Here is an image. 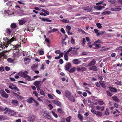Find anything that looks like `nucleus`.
Masks as SVG:
<instances>
[{
	"label": "nucleus",
	"instance_id": "f257e3e1",
	"mask_svg": "<svg viewBox=\"0 0 122 122\" xmlns=\"http://www.w3.org/2000/svg\"><path fill=\"white\" fill-rule=\"evenodd\" d=\"M24 73L23 72H20L18 73V75L24 78H28L29 79V80H30L31 79V77Z\"/></svg>",
	"mask_w": 122,
	"mask_h": 122
},
{
	"label": "nucleus",
	"instance_id": "f03ea898",
	"mask_svg": "<svg viewBox=\"0 0 122 122\" xmlns=\"http://www.w3.org/2000/svg\"><path fill=\"white\" fill-rule=\"evenodd\" d=\"M35 117L34 115H32L30 116L27 119L29 122H33L35 120Z\"/></svg>",
	"mask_w": 122,
	"mask_h": 122
},
{
	"label": "nucleus",
	"instance_id": "7ed1b4c3",
	"mask_svg": "<svg viewBox=\"0 0 122 122\" xmlns=\"http://www.w3.org/2000/svg\"><path fill=\"white\" fill-rule=\"evenodd\" d=\"M72 67L71 64L70 62H68L66 63L65 67L66 70L69 71Z\"/></svg>",
	"mask_w": 122,
	"mask_h": 122
},
{
	"label": "nucleus",
	"instance_id": "20e7f679",
	"mask_svg": "<svg viewBox=\"0 0 122 122\" xmlns=\"http://www.w3.org/2000/svg\"><path fill=\"white\" fill-rule=\"evenodd\" d=\"M0 93L1 96L5 98L8 97V94L5 92L4 90H1L0 91Z\"/></svg>",
	"mask_w": 122,
	"mask_h": 122
},
{
	"label": "nucleus",
	"instance_id": "39448f33",
	"mask_svg": "<svg viewBox=\"0 0 122 122\" xmlns=\"http://www.w3.org/2000/svg\"><path fill=\"white\" fill-rule=\"evenodd\" d=\"M96 63V61L95 59H93L89 63L88 66H89L90 67L95 64Z\"/></svg>",
	"mask_w": 122,
	"mask_h": 122
},
{
	"label": "nucleus",
	"instance_id": "423d86ee",
	"mask_svg": "<svg viewBox=\"0 0 122 122\" xmlns=\"http://www.w3.org/2000/svg\"><path fill=\"white\" fill-rule=\"evenodd\" d=\"M99 82L100 84V86H101L103 88H105L106 87L105 85L106 82L105 81H100Z\"/></svg>",
	"mask_w": 122,
	"mask_h": 122
},
{
	"label": "nucleus",
	"instance_id": "0eeeda50",
	"mask_svg": "<svg viewBox=\"0 0 122 122\" xmlns=\"http://www.w3.org/2000/svg\"><path fill=\"white\" fill-rule=\"evenodd\" d=\"M67 98L70 101L74 102H75V100L73 96L71 95L70 96H69Z\"/></svg>",
	"mask_w": 122,
	"mask_h": 122
},
{
	"label": "nucleus",
	"instance_id": "6e6552de",
	"mask_svg": "<svg viewBox=\"0 0 122 122\" xmlns=\"http://www.w3.org/2000/svg\"><path fill=\"white\" fill-rule=\"evenodd\" d=\"M79 59H73L72 61V62L74 64H77L80 63V61L78 60Z\"/></svg>",
	"mask_w": 122,
	"mask_h": 122
},
{
	"label": "nucleus",
	"instance_id": "1a4fd4ad",
	"mask_svg": "<svg viewBox=\"0 0 122 122\" xmlns=\"http://www.w3.org/2000/svg\"><path fill=\"white\" fill-rule=\"evenodd\" d=\"M8 52V51H2V53L1 54V56H3L4 58H5L7 59V56L5 54L6 52Z\"/></svg>",
	"mask_w": 122,
	"mask_h": 122
},
{
	"label": "nucleus",
	"instance_id": "9d476101",
	"mask_svg": "<svg viewBox=\"0 0 122 122\" xmlns=\"http://www.w3.org/2000/svg\"><path fill=\"white\" fill-rule=\"evenodd\" d=\"M34 100L32 97H30L26 101L28 103H31L33 101H34Z\"/></svg>",
	"mask_w": 122,
	"mask_h": 122
},
{
	"label": "nucleus",
	"instance_id": "9b49d317",
	"mask_svg": "<svg viewBox=\"0 0 122 122\" xmlns=\"http://www.w3.org/2000/svg\"><path fill=\"white\" fill-rule=\"evenodd\" d=\"M65 93L66 97L67 98L69 96H70L71 95V93L69 91L67 90H66L65 91Z\"/></svg>",
	"mask_w": 122,
	"mask_h": 122
},
{
	"label": "nucleus",
	"instance_id": "f8f14e48",
	"mask_svg": "<svg viewBox=\"0 0 122 122\" xmlns=\"http://www.w3.org/2000/svg\"><path fill=\"white\" fill-rule=\"evenodd\" d=\"M89 69L93 70L95 71H97V67L95 66H93L89 68Z\"/></svg>",
	"mask_w": 122,
	"mask_h": 122
},
{
	"label": "nucleus",
	"instance_id": "ddd939ff",
	"mask_svg": "<svg viewBox=\"0 0 122 122\" xmlns=\"http://www.w3.org/2000/svg\"><path fill=\"white\" fill-rule=\"evenodd\" d=\"M6 42H7V43L6 45H4L3 46H2L1 45H0V47L2 48V49L3 48V47L4 46V49L5 48H6L7 47H8V41H7L8 40V38L6 37Z\"/></svg>",
	"mask_w": 122,
	"mask_h": 122
},
{
	"label": "nucleus",
	"instance_id": "4468645a",
	"mask_svg": "<svg viewBox=\"0 0 122 122\" xmlns=\"http://www.w3.org/2000/svg\"><path fill=\"white\" fill-rule=\"evenodd\" d=\"M12 102L13 105L15 106L16 107L18 105V102L16 100H13Z\"/></svg>",
	"mask_w": 122,
	"mask_h": 122
},
{
	"label": "nucleus",
	"instance_id": "2eb2a0df",
	"mask_svg": "<svg viewBox=\"0 0 122 122\" xmlns=\"http://www.w3.org/2000/svg\"><path fill=\"white\" fill-rule=\"evenodd\" d=\"M94 8L96 9L97 10H100L104 8L105 7L103 6L98 5L94 7Z\"/></svg>",
	"mask_w": 122,
	"mask_h": 122
},
{
	"label": "nucleus",
	"instance_id": "dca6fc26",
	"mask_svg": "<svg viewBox=\"0 0 122 122\" xmlns=\"http://www.w3.org/2000/svg\"><path fill=\"white\" fill-rule=\"evenodd\" d=\"M8 114L10 115L13 116L16 113L13 110H10L8 111Z\"/></svg>",
	"mask_w": 122,
	"mask_h": 122
},
{
	"label": "nucleus",
	"instance_id": "f3484780",
	"mask_svg": "<svg viewBox=\"0 0 122 122\" xmlns=\"http://www.w3.org/2000/svg\"><path fill=\"white\" fill-rule=\"evenodd\" d=\"M19 23L20 25H23L26 22V20L24 19L22 20H19Z\"/></svg>",
	"mask_w": 122,
	"mask_h": 122
},
{
	"label": "nucleus",
	"instance_id": "a211bd4d",
	"mask_svg": "<svg viewBox=\"0 0 122 122\" xmlns=\"http://www.w3.org/2000/svg\"><path fill=\"white\" fill-rule=\"evenodd\" d=\"M38 65L37 64H33L31 66V68L32 70L34 71L37 69Z\"/></svg>",
	"mask_w": 122,
	"mask_h": 122
},
{
	"label": "nucleus",
	"instance_id": "6ab92c4d",
	"mask_svg": "<svg viewBox=\"0 0 122 122\" xmlns=\"http://www.w3.org/2000/svg\"><path fill=\"white\" fill-rule=\"evenodd\" d=\"M109 88L112 92H117V90L115 87H110Z\"/></svg>",
	"mask_w": 122,
	"mask_h": 122
},
{
	"label": "nucleus",
	"instance_id": "aec40b11",
	"mask_svg": "<svg viewBox=\"0 0 122 122\" xmlns=\"http://www.w3.org/2000/svg\"><path fill=\"white\" fill-rule=\"evenodd\" d=\"M38 52L40 55H43L44 53L43 49L42 48L39 49Z\"/></svg>",
	"mask_w": 122,
	"mask_h": 122
},
{
	"label": "nucleus",
	"instance_id": "412c9836",
	"mask_svg": "<svg viewBox=\"0 0 122 122\" xmlns=\"http://www.w3.org/2000/svg\"><path fill=\"white\" fill-rule=\"evenodd\" d=\"M83 10L86 11L87 12H91L92 11V9L91 8H89V7H87V8H85L83 9Z\"/></svg>",
	"mask_w": 122,
	"mask_h": 122
},
{
	"label": "nucleus",
	"instance_id": "4be33fe9",
	"mask_svg": "<svg viewBox=\"0 0 122 122\" xmlns=\"http://www.w3.org/2000/svg\"><path fill=\"white\" fill-rule=\"evenodd\" d=\"M96 108L98 110H101L102 111H103L104 109V108L103 106L100 107L97 106L96 107Z\"/></svg>",
	"mask_w": 122,
	"mask_h": 122
},
{
	"label": "nucleus",
	"instance_id": "5701e85b",
	"mask_svg": "<svg viewBox=\"0 0 122 122\" xmlns=\"http://www.w3.org/2000/svg\"><path fill=\"white\" fill-rule=\"evenodd\" d=\"M54 103L56 104L58 106H60L61 104V102H59V101H58L57 100H55L53 102Z\"/></svg>",
	"mask_w": 122,
	"mask_h": 122
},
{
	"label": "nucleus",
	"instance_id": "b1692460",
	"mask_svg": "<svg viewBox=\"0 0 122 122\" xmlns=\"http://www.w3.org/2000/svg\"><path fill=\"white\" fill-rule=\"evenodd\" d=\"M110 13V12L109 11H105L102 13V15H109Z\"/></svg>",
	"mask_w": 122,
	"mask_h": 122
},
{
	"label": "nucleus",
	"instance_id": "393cba45",
	"mask_svg": "<svg viewBox=\"0 0 122 122\" xmlns=\"http://www.w3.org/2000/svg\"><path fill=\"white\" fill-rule=\"evenodd\" d=\"M11 27L13 28H15L17 27V25L15 23H12L10 25Z\"/></svg>",
	"mask_w": 122,
	"mask_h": 122
},
{
	"label": "nucleus",
	"instance_id": "a878e982",
	"mask_svg": "<svg viewBox=\"0 0 122 122\" xmlns=\"http://www.w3.org/2000/svg\"><path fill=\"white\" fill-rule=\"evenodd\" d=\"M75 70L76 68L74 67H73L72 68L69 70V71L70 73H73L75 71Z\"/></svg>",
	"mask_w": 122,
	"mask_h": 122
},
{
	"label": "nucleus",
	"instance_id": "bb28decb",
	"mask_svg": "<svg viewBox=\"0 0 122 122\" xmlns=\"http://www.w3.org/2000/svg\"><path fill=\"white\" fill-rule=\"evenodd\" d=\"M113 99L116 102H118L119 101V99L117 97H112Z\"/></svg>",
	"mask_w": 122,
	"mask_h": 122
},
{
	"label": "nucleus",
	"instance_id": "cd10ccee",
	"mask_svg": "<svg viewBox=\"0 0 122 122\" xmlns=\"http://www.w3.org/2000/svg\"><path fill=\"white\" fill-rule=\"evenodd\" d=\"M41 81H36L34 82V85L36 86H39Z\"/></svg>",
	"mask_w": 122,
	"mask_h": 122
},
{
	"label": "nucleus",
	"instance_id": "c85d7f7f",
	"mask_svg": "<svg viewBox=\"0 0 122 122\" xmlns=\"http://www.w3.org/2000/svg\"><path fill=\"white\" fill-rule=\"evenodd\" d=\"M96 114V115L98 117H100L102 115V113L99 111H97Z\"/></svg>",
	"mask_w": 122,
	"mask_h": 122
},
{
	"label": "nucleus",
	"instance_id": "c756f323",
	"mask_svg": "<svg viewBox=\"0 0 122 122\" xmlns=\"http://www.w3.org/2000/svg\"><path fill=\"white\" fill-rule=\"evenodd\" d=\"M105 33H106L105 31H100L97 33V36H99L100 35H103V34Z\"/></svg>",
	"mask_w": 122,
	"mask_h": 122
},
{
	"label": "nucleus",
	"instance_id": "7c9ffc66",
	"mask_svg": "<svg viewBox=\"0 0 122 122\" xmlns=\"http://www.w3.org/2000/svg\"><path fill=\"white\" fill-rule=\"evenodd\" d=\"M5 110L7 111L8 108L7 107H5L4 108L0 106V111H3Z\"/></svg>",
	"mask_w": 122,
	"mask_h": 122
},
{
	"label": "nucleus",
	"instance_id": "2f4dec72",
	"mask_svg": "<svg viewBox=\"0 0 122 122\" xmlns=\"http://www.w3.org/2000/svg\"><path fill=\"white\" fill-rule=\"evenodd\" d=\"M61 20L65 23H69V20L66 19H65L63 20Z\"/></svg>",
	"mask_w": 122,
	"mask_h": 122
},
{
	"label": "nucleus",
	"instance_id": "473e14b6",
	"mask_svg": "<svg viewBox=\"0 0 122 122\" xmlns=\"http://www.w3.org/2000/svg\"><path fill=\"white\" fill-rule=\"evenodd\" d=\"M64 56L65 60L66 61H68V56L67 54H66V53L64 55Z\"/></svg>",
	"mask_w": 122,
	"mask_h": 122
},
{
	"label": "nucleus",
	"instance_id": "72a5a7b5",
	"mask_svg": "<svg viewBox=\"0 0 122 122\" xmlns=\"http://www.w3.org/2000/svg\"><path fill=\"white\" fill-rule=\"evenodd\" d=\"M58 112L61 114H63L64 113L63 111L61 108H58L57 109Z\"/></svg>",
	"mask_w": 122,
	"mask_h": 122
},
{
	"label": "nucleus",
	"instance_id": "f704fd0d",
	"mask_svg": "<svg viewBox=\"0 0 122 122\" xmlns=\"http://www.w3.org/2000/svg\"><path fill=\"white\" fill-rule=\"evenodd\" d=\"M14 38H12L11 39H10L9 40L8 39V46L9 45V44H10L13 41H14Z\"/></svg>",
	"mask_w": 122,
	"mask_h": 122
},
{
	"label": "nucleus",
	"instance_id": "c9c22d12",
	"mask_svg": "<svg viewBox=\"0 0 122 122\" xmlns=\"http://www.w3.org/2000/svg\"><path fill=\"white\" fill-rule=\"evenodd\" d=\"M71 116H69L67 117L66 119V122H70V119L71 118Z\"/></svg>",
	"mask_w": 122,
	"mask_h": 122
},
{
	"label": "nucleus",
	"instance_id": "e433bc0d",
	"mask_svg": "<svg viewBox=\"0 0 122 122\" xmlns=\"http://www.w3.org/2000/svg\"><path fill=\"white\" fill-rule=\"evenodd\" d=\"M48 112L46 111H44V112H43L41 113V114L44 117H45L46 116V115L47 114V113Z\"/></svg>",
	"mask_w": 122,
	"mask_h": 122
},
{
	"label": "nucleus",
	"instance_id": "4c0bfd02",
	"mask_svg": "<svg viewBox=\"0 0 122 122\" xmlns=\"http://www.w3.org/2000/svg\"><path fill=\"white\" fill-rule=\"evenodd\" d=\"M5 119V117L3 115H0V121H3Z\"/></svg>",
	"mask_w": 122,
	"mask_h": 122
},
{
	"label": "nucleus",
	"instance_id": "58836bf2",
	"mask_svg": "<svg viewBox=\"0 0 122 122\" xmlns=\"http://www.w3.org/2000/svg\"><path fill=\"white\" fill-rule=\"evenodd\" d=\"M71 53L74 54H76L77 53V51L75 49H73L71 51Z\"/></svg>",
	"mask_w": 122,
	"mask_h": 122
},
{
	"label": "nucleus",
	"instance_id": "ea45409f",
	"mask_svg": "<svg viewBox=\"0 0 122 122\" xmlns=\"http://www.w3.org/2000/svg\"><path fill=\"white\" fill-rule=\"evenodd\" d=\"M71 42L72 44L75 43V40L73 37H71Z\"/></svg>",
	"mask_w": 122,
	"mask_h": 122
},
{
	"label": "nucleus",
	"instance_id": "a19ab883",
	"mask_svg": "<svg viewBox=\"0 0 122 122\" xmlns=\"http://www.w3.org/2000/svg\"><path fill=\"white\" fill-rule=\"evenodd\" d=\"M97 27L99 28H101L102 27L101 24L100 23H98L96 24Z\"/></svg>",
	"mask_w": 122,
	"mask_h": 122
},
{
	"label": "nucleus",
	"instance_id": "79ce46f5",
	"mask_svg": "<svg viewBox=\"0 0 122 122\" xmlns=\"http://www.w3.org/2000/svg\"><path fill=\"white\" fill-rule=\"evenodd\" d=\"M40 94L42 95L45 96V95L44 93V92L41 89L40 90Z\"/></svg>",
	"mask_w": 122,
	"mask_h": 122
},
{
	"label": "nucleus",
	"instance_id": "37998d69",
	"mask_svg": "<svg viewBox=\"0 0 122 122\" xmlns=\"http://www.w3.org/2000/svg\"><path fill=\"white\" fill-rule=\"evenodd\" d=\"M66 27L67 30V31H70L71 29V27L70 25L66 26Z\"/></svg>",
	"mask_w": 122,
	"mask_h": 122
},
{
	"label": "nucleus",
	"instance_id": "c03bdc74",
	"mask_svg": "<svg viewBox=\"0 0 122 122\" xmlns=\"http://www.w3.org/2000/svg\"><path fill=\"white\" fill-rule=\"evenodd\" d=\"M14 60L12 59H11L10 58H8V62L10 63H12L13 62Z\"/></svg>",
	"mask_w": 122,
	"mask_h": 122
},
{
	"label": "nucleus",
	"instance_id": "a18cd8bd",
	"mask_svg": "<svg viewBox=\"0 0 122 122\" xmlns=\"http://www.w3.org/2000/svg\"><path fill=\"white\" fill-rule=\"evenodd\" d=\"M111 4H114L116 2V0H107Z\"/></svg>",
	"mask_w": 122,
	"mask_h": 122
},
{
	"label": "nucleus",
	"instance_id": "49530a36",
	"mask_svg": "<svg viewBox=\"0 0 122 122\" xmlns=\"http://www.w3.org/2000/svg\"><path fill=\"white\" fill-rule=\"evenodd\" d=\"M83 40L82 41V43L83 46H84L86 42V40H85V38H82Z\"/></svg>",
	"mask_w": 122,
	"mask_h": 122
},
{
	"label": "nucleus",
	"instance_id": "de8ad7c7",
	"mask_svg": "<svg viewBox=\"0 0 122 122\" xmlns=\"http://www.w3.org/2000/svg\"><path fill=\"white\" fill-rule=\"evenodd\" d=\"M52 113L54 116H55L56 118H57L58 117V115L57 114L55 113V112L54 111H52Z\"/></svg>",
	"mask_w": 122,
	"mask_h": 122
},
{
	"label": "nucleus",
	"instance_id": "09e8293b",
	"mask_svg": "<svg viewBox=\"0 0 122 122\" xmlns=\"http://www.w3.org/2000/svg\"><path fill=\"white\" fill-rule=\"evenodd\" d=\"M115 11H119L121 10V8L119 7H117L115 8Z\"/></svg>",
	"mask_w": 122,
	"mask_h": 122
},
{
	"label": "nucleus",
	"instance_id": "8fccbe9b",
	"mask_svg": "<svg viewBox=\"0 0 122 122\" xmlns=\"http://www.w3.org/2000/svg\"><path fill=\"white\" fill-rule=\"evenodd\" d=\"M97 87H101L100 84L99 82V83L98 82H96L95 83Z\"/></svg>",
	"mask_w": 122,
	"mask_h": 122
},
{
	"label": "nucleus",
	"instance_id": "3c124183",
	"mask_svg": "<svg viewBox=\"0 0 122 122\" xmlns=\"http://www.w3.org/2000/svg\"><path fill=\"white\" fill-rule=\"evenodd\" d=\"M78 117L80 120H81L83 119V117L80 114H78Z\"/></svg>",
	"mask_w": 122,
	"mask_h": 122
},
{
	"label": "nucleus",
	"instance_id": "603ef678",
	"mask_svg": "<svg viewBox=\"0 0 122 122\" xmlns=\"http://www.w3.org/2000/svg\"><path fill=\"white\" fill-rule=\"evenodd\" d=\"M115 83L117 85L121 86L122 84L121 82V81H118L116 82Z\"/></svg>",
	"mask_w": 122,
	"mask_h": 122
},
{
	"label": "nucleus",
	"instance_id": "864d4df0",
	"mask_svg": "<svg viewBox=\"0 0 122 122\" xmlns=\"http://www.w3.org/2000/svg\"><path fill=\"white\" fill-rule=\"evenodd\" d=\"M107 95L109 96H111L112 95V94L110 92H109L108 91H107Z\"/></svg>",
	"mask_w": 122,
	"mask_h": 122
},
{
	"label": "nucleus",
	"instance_id": "5fc2aeb1",
	"mask_svg": "<svg viewBox=\"0 0 122 122\" xmlns=\"http://www.w3.org/2000/svg\"><path fill=\"white\" fill-rule=\"evenodd\" d=\"M98 103L100 105H102L104 104L103 102L102 101H98Z\"/></svg>",
	"mask_w": 122,
	"mask_h": 122
},
{
	"label": "nucleus",
	"instance_id": "6e6d98bb",
	"mask_svg": "<svg viewBox=\"0 0 122 122\" xmlns=\"http://www.w3.org/2000/svg\"><path fill=\"white\" fill-rule=\"evenodd\" d=\"M94 45L95 47H96V48H97L100 47V45L99 44H97V43H95Z\"/></svg>",
	"mask_w": 122,
	"mask_h": 122
},
{
	"label": "nucleus",
	"instance_id": "4d7b16f0",
	"mask_svg": "<svg viewBox=\"0 0 122 122\" xmlns=\"http://www.w3.org/2000/svg\"><path fill=\"white\" fill-rule=\"evenodd\" d=\"M45 117H46L47 118L49 119H50L51 118L50 116L49 115L48 113H47V115H46V116H45Z\"/></svg>",
	"mask_w": 122,
	"mask_h": 122
},
{
	"label": "nucleus",
	"instance_id": "13d9d810",
	"mask_svg": "<svg viewBox=\"0 0 122 122\" xmlns=\"http://www.w3.org/2000/svg\"><path fill=\"white\" fill-rule=\"evenodd\" d=\"M48 97L49 98L51 99H53V96H52L51 94H48Z\"/></svg>",
	"mask_w": 122,
	"mask_h": 122
},
{
	"label": "nucleus",
	"instance_id": "bf43d9fd",
	"mask_svg": "<svg viewBox=\"0 0 122 122\" xmlns=\"http://www.w3.org/2000/svg\"><path fill=\"white\" fill-rule=\"evenodd\" d=\"M14 90L15 92L19 91V89L16 86H15V88Z\"/></svg>",
	"mask_w": 122,
	"mask_h": 122
},
{
	"label": "nucleus",
	"instance_id": "052dcab7",
	"mask_svg": "<svg viewBox=\"0 0 122 122\" xmlns=\"http://www.w3.org/2000/svg\"><path fill=\"white\" fill-rule=\"evenodd\" d=\"M5 71V68L3 67H0V71Z\"/></svg>",
	"mask_w": 122,
	"mask_h": 122
},
{
	"label": "nucleus",
	"instance_id": "680f3d73",
	"mask_svg": "<svg viewBox=\"0 0 122 122\" xmlns=\"http://www.w3.org/2000/svg\"><path fill=\"white\" fill-rule=\"evenodd\" d=\"M72 47H70V48L66 52V54H67V53H69V52H70L71 51H72Z\"/></svg>",
	"mask_w": 122,
	"mask_h": 122
},
{
	"label": "nucleus",
	"instance_id": "e2e57ef3",
	"mask_svg": "<svg viewBox=\"0 0 122 122\" xmlns=\"http://www.w3.org/2000/svg\"><path fill=\"white\" fill-rule=\"evenodd\" d=\"M107 108L106 109V110L105 111V114L106 115H109V113L108 111L107 110Z\"/></svg>",
	"mask_w": 122,
	"mask_h": 122
},
{
	"label": "nucleus",
	"instance_id": "0e129e2a",
	"mask_svg": "<svg viewBox=\"0 0 122 122\" xmlns=\"http://www.w3.org/2000/svg\"><path fill=\"white\" fill-rule=\"evenodd\" d=\"M63 61L62 59H60L59 60V63H60L61 64H62L63 63Z\"/></svg>",
	"mask_w": 122,
	"mask_h": 122
},
{
	"label": "nucleus",
	"instance_id": "69168bd1",
	"mask_svg": "<svg viewBox=\"0 0 122 122\" xmlns=\"http://www.w3.org/2000/svg\"><path fill=\"white\" fill-rule=\"evenodd\" d=\"M19 76L18 74H17L15 75V78L16 79H18L19 78Z\"/></svg>",
	"mask_w": 122,
	"mask_h": 122
},
{
	"label": "nucleus",
	"instance_id": "338daca9",
	"mask_svg": "<svg viewBox=\"0 0 122 122\" xmlns=\"http://www.w3.org/2000/svg\"><path fill=\"white\" fill-rule=\"evenodd\" d=\"M61 31L62 32L63 34H65V31L64 30V29L63 28H62L61 29Z\"/></svg>",
	"mask_w": 122,
	"mask_h": 122
},
{
	"label": "nucleus",
	"instance_id": "774afa93",
	"mask_svg": "<svg viewBox=\"0 0 122 122\" xmlns=\"http://www.w3.org/2000/svg\"><path fill=\"white\" fill-rule=\"evenodd\" d=\"M33 93L35 94V95L36 97H37L38 94L36 91H34L33 92Z\"/></svg>",
	"mask_w": 122,
	"mask_h": 122
}]
</instances>
